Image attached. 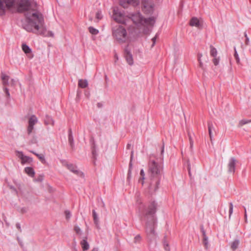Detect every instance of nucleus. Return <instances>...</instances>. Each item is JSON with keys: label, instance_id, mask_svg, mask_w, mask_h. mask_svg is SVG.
<instances>
[{"label": "nucleus", "instance_id": "nucleus-1", "mask_svg": "<svg viewBox=\"0 0 251 251\" xmlns=\"http://www.w3.org/2000/svg\"><path fill=\"white\" fill-rule=\"evenodd\" d=\"M18 11L24 12L26 20L23 24V28L28 32L53 37L52 31H47L44 25L42 14L36 9V4L28 0H20Z\"/></svg>", "mask_w": 251, "mask_h": 251}, {"label": "nucleus", "instance_id": "nucleus-2", "mask_svg": "<svg viewBox=\"0 0 251 251\" xmlns=\"http://www.w3.org/2000/svg\"><path fill=\"white\" fill-rule=\"evenodd\" d=\"M113 18L117 22L124 24L132 22L137 25H153L155 23V20L153 17L144 18L139 12L131 13L127 16H125L118 7H115L113 9Z\"/></svg>", "mask_w": 251, "mask_h": 251}, {"label": "nucleus", "instance_id": "nucleus-3", "mask_svg": "<svg viewBox=\"0 0 251 251\" xmlns=\"http://www.w3.org/2000/svg\"><path fill=\"white\" fill-rule=\"evenodd\" d=\"M157 204L152 201L149 206L144 215V220L146 221V232L150 242L155 241L157 234L155 231V226L156 224V219L155 217Z\"/></svg>", "mask_w": 251, "mask_h": 251}, {"label": "nucleus", "instance_id": "nucleus-4", "mask_svg": "<svg viewBox=\"0 0 251 251\" xmlns=\"http://www.w3.org/2000/svg\"><path fill=\"white\" fill-rule=\"evenodd\" d=\"M161 167L155 161H151L149 164V174L151 179L150 188L155 192L160 183Z\"/></svg>", "mask_w": 251, "mask_h": 251}, {"label": "nucleus", "instance_id": "nucleus-5", "mask_svg": "<svg viewBox=\"0 0 251 251\" xmlns=\"http://www.w3.org/2000/svg\"><path fill=\"white\" fill-rule=\"evenodd\" d=\"M113 35L120 43L125 42L127 38L126 30L121 25L113 28Z\"/></svg>", "mask_w": 251, "mask_h": 251}, {"label": "nucleus", "instance_id": "nucleus-6", "mask_svg": "<svg viewBox=\"0 0 251 251\" xmlns=\"http://www.w3.org/2000/svg\"><path fill=\"white\" fill-rule=\"evenodd\" d=\"M15 0H0V16L5 15L6 10L12 7Z\"/></svg>", "mask_w": 251, "mask_h": 251}, {"label": "nucleus", "instance_id": "nucleus-7", "mask_svg": "<svg viewBox=\"0 0 251 251\" xmlns=\"http://www.w3.org/2000/svg\"><path fill=\"white\" fill-rule=\"evenodd\" d=\"M38 120L35 115H32L28 120V126L27 127V133L30 134L34 128V126L37 123Z\"/></svg>", "mask_w": 251, "mask_h": 251}, {"label": "nucleus", "instance_id": "nucleus-8", "mask_svg": "<svg viewBox=\"0 0 251 251\" xmlns=\"http://www.w3.org/2000/svg\"><path fill=\"white\" fill-rule=\"evenodd\" d=\"M120 5L122 6L124 8L127 7L128 4H131L134 6H136L139 4V0H120Z\"/></svg>", "mask_w": 251, "mask_h": 251}, {"label": "nucleus", "instance_id": "nucleus-9", "mask_svg": "<svg viewBox=\"0 0 251 251\" xmlns=\"http://www.w3.org/2000/svg\"><path fill=\"white\" fill-rule=\"evenodd\" d=\"M64 166H66L67 168L72 172L74 173V174L77 175H82L83 173L78 170H77L76 166H74L73 164H68L66 161H63L62 162Z\"/></svg>", "mask_w": 251, "mask_h": 251}, {"label": "nucleus", "instance_id": "nucleus-10", "mask_svg": "<svg viewBox=\"0 0 251 251\" xmlns=\"http://www.w3.org/2000/svg\"><path fill=\"white\" fill-rule=\"evenodd\" d=\"M125 57L127 63L129 65H132L134 63L132 55L127 48L125 50Z\"/></svg>", "mask_w": 251, "mask_h": 251}, {"label": "nucleus", "instance_id": "nucleus-11", "mask_svg": "<svg viewBox=\"0 0 251 251\" xmlns=\"http://www.w3.org/2000/svg\"><path fill=\"white\" fill-rule=\"evenodd\" d=\"M18 155V157L21 160V163L24 164L26 163H31L32 162V158L28 157L27 156L25 155L23 152L22 151H17Z\"/></svg>", "mask_w": 251, "mask_h": 251}, {"label": "nucleus", "instance_id": "nucleus-12", "mask_svg": "<svg viewBox=\"0 0 251 251\" xmlns=\"http://www.w3.org/2000/svg\"><path fill=\"white\" fill-rule=\"evenodd\" d=\"M236 160L234 157H231L229 161L228 164V172L230 173L234 174L235 169V165Z\"/></svg>", "mask_w": 251, "mask_h": 251}, {"label": "nucleus", "instance_id": "nucleus-13", "mask_svg": "<svg viewBox=\"0 0 251 251\" xmlns=\"http://www.w3.org/2000/svg\"><path fill=\"white\" fill-rule=\"evenodd\" d=\"M154 4L148 2H144L143 4V11L147 14L152 13L153 11Z\"/></svg>", "mask_w": 251, "mask_h": 251}, {"label": "nucleus", "instance_id": "nucleus-14", "mask_svg": "<svg viewBox=\"0 0 251 251\" xmlns=\"http://www.w3.org/2000/svg\"><path fill=\"white\" fill-rule=\"evenodd\" d=\"M92 216L93 218L94 223V224L95 225L96 228L98 229H100V225L99 218L95 210H92Z\"/></svg>", "mask_w": 251, "mask_h": 251}, {"label": "nucleus", "instance_id": "nucleus-15", "mask_svg": "<svg viewBox=\"0 0 251 251\" xmlns=\"http://www.w3.org/2000/svg\"><path fill=\"white\" fill-rule=\"evenodd\" d=\"M87 237L85 236L83 237L82 240L81 241L80 244L82 247L83 251H87L89 249V245L87 241Z\"/></svg>", "mask_w": 251, "mask_h": 251}, {"label": "nucleus", "instance_id": "nucleus-16", "mask_svg": "<svg viewBox=\"0 0 251 251\" xmlns=\"http://www.w3.org/2000/svg\"><path fill=\"white\" fill-rule=\"evenodd\" d=\"M190 25L192 26H196L198 28H201V24L199 19L196 17H193L191 19L190 22Z\"/></svg>", "mask_w": 251, "mask_h": 251}, {"label": "nucleus", "instance_id": "nucleus-17", "mask_svg": "<svg viewBox=\"0 0 251 251\" xmlns=\"http://www.w3.org/2000/svg\"><path fill=\"white\" fill-rule=\"evenodd\" d=\"M25 172L27 175L31 177H33L35 175V172L32 167H25Z\"/></svg>", "mask_w": 251, "mask_h": 251}, {"label": "nucleus", "instance_id": "nucleus-18", "mask_svg": "<svg viewBox=\"0 0 251 251\" xmlns=\"http://www.w3.org/2000/svg\"><path fill=\"white\" fill-rule=\"evenodd\" d=\"M68 140L71 147L73 148L74 147V142L71 129L69 130Z\"/></svg>", "mask_w": 251, "mask_h": 251}, {"label": "nucleus", "instance_id": "nucleus-19", "mask_svg": "<svg viewBox=\"0 0 251 251\" xmlns=\"http://www.w3.org/2000/svg\"><path fill=\"white\" fill-rule=\"evenodd\" d=\"M78 86L82 88H86L88 86V81L86 79H80L78 80Z\"/></svg>", "mask_w": 251, "mask_h": 251}, {"label": "nucleus", "instance_id": "nucleus-20", "mask_svg": "<svg viewBox=\"0 0 251 251\" xmlns=\"http://www.w3.org/2000/svg\"><path fill=\"white\" fill-rule=\"evenodd\" d=\"M240 241L238 239H235L231 244V249L234 251L236 250L239 245Z\"/></svg>", "mask_w": 251, "mask_h": 251}, {"label": "nucleus", "instance_id": "nucleus-21", "mask_svg": "<svg viewBox=\"0 0 251 251\" xmlns=\"http://www.w3.org/2000/svg\"><path fill=\"white\" fill-rule=\"evenodd\" d=\"M22 48L24 52L26 54L29 53L31 52V49L25 44H22Z\"/></svg>", "mask_w": 251, "mask_h": 251}, {"label": "nucleus", "instance_id": "nucleus-22", "mask_svg": "<svg viewBox=\"0 0 251 251\" xmlns=\"http://www.w3.org/2000/svg\"><path fill=\"white\" fill-rule=\"evenodd\" d=\"M1 78L2 80V83L4 85L8 84L9 76L8 75L2 73Z\"/></svg>", "mask_w": 251, "mask_h": 251}, {"label": "nucleus", "instance_id": "nucleus-23", "mask_svg": "<svg viewBox=\"0 0 251 251\" xmlns=\"http://www.w3.org/2000/svg\"><path fill=\"white\" fill-rule=\"evenodd\" d=\"M54 123V122L51 117H50L49 116H47L46 117V118L45 119V124L46 125H53Z\"/></svg>", "mask_w": 251, "mask_h": 251}, {"label": "nucleus", "instance_id": "nucleus-24", "mask_svg": "<svg viewBox=\"0 0 251 251\" xmlns=\"http://www.w3.org/2000/svg\"><path fill=\"white\" fill-rule=\"evenodd\" d=\"M208 132H209V134L210 141L212 142V138H213V135H212V129H214V127L213 126L212 124L210 122H209L208 124Z\"/></svg>", "mask_w": 251, "mask_h": 251}, {"label": "nucleus", "instance_id": "nucleus-25", "mask_svg": "<svg viewBox=\"0 0 251 251\" xmlns=\"http://www.w3.org/2000/svg\"><path fill=\"white\" fill-rule=\"evenodd\" d=\"M31 152L32 153H33V154H34L36 156H37L38 158L40 160V161L42 163H45L46 160L45 159V157L43 154L37 153L34 152L33 151H31Z\"/></svg>", "mask_w": 251, "mask_h": 251}, {"label": "nucleus", "instance_id": "nucleus-26", "mask_svg": "<svg viewBox=\"0 0 251 251\" xmlns=\"http://www.w3.org/2000/svg\"><path fill=\"white\" fill-rule=\"evenodd\" d=\"M140 175H141V178L139 180V182L141 183L142 185L144 184V180L145 179V174L144 173V171L143 169H142L140 171Z\"/></svg>", "mask_w": 251, "mask_h": 251}, {"label": "nucleus", "instance_id": "nucleus-27", "mask_svg": "<svg viewBox=\"0 0 251 251\" xmlns=\"http://www.w3.org/2000/svg\"><path fill=\"white\" fill-rule=\"evenodd\" d=\"M210 55L213 57L217 56V50L212 45L210 46Z\"/></svg>", "mask_w": 251, "mask_h": 251}, {"label": "nucleus", "instance_id": "nucleus-28", "mask_svg": "<svg viewBox=\"0 0 251 251\" xmlns=\"http://www.w3.org/2000/svg\"><path fill=\"white\" fill-rule=\"evenodd\" d=\"M203 244L206 249L208 247V237L206 235H203Z\"/></svg>", "mask_w": 251, "mask_h": 251}, {"label": "nucleus", "instance_id": "nucleus-29", "mask_svg": "<svg viewBox=\"0 0 251 251\" xmlns=\"http://www.w3.org/2000/svg\"><path fill=\"white\" fill-rule=\"evenodd\" d=\"M89 32L93 35H96L99 33V30L92 26H90L89 27Z\"/></svg>", "mask_w": 251, "mask_h": 251}, {"label": "nucleus", "instance_id": "nucleus-30", "mask_svg": "<svg viewBox=\"0 0 251 251\" xmlns=\"http://www.w3.org/2000/svg\"><path fill=\"white\" fill-rule=\"evenodd\" d=\"M74 230L75 231V233L79 235H81V234H82V231H81V230L80 229V228L77 225H75L74 226Z\"/></svg>", "mask_w": 251, "mask_h": 251}, {"label": "nucleus", "instance_id": "nucleus-31", "mask_svg": "<svg viewBox=\"0 0 251 251\" xmlns=\"http://www.w3.org/2000/svg\"><path fill=\"white\" fill-rule=\"evenodd\" d=\"M251 122V120H242L239 122V126L241 127L243 126L244 125L250 123Z\"/></svg>", "mask_w": 251, "mask_h": 251}, {"label": "nucleus", "instance_id": "nucleus-32", "mask_svg": "<svg viewBox=\"0 0 251 251\" xmlns=\"http://www.w3.org/2000/svg\"><path fill=\"white\" fill-rule=\"evenodd\" d=\"M163 246H164V250L166 251H171L169 244L168 242H167L166 240H164L163 241Z\"/></svg>", "mask_w": 251, "mask_h": 251}, {"label": "nucleus", "instance_id": "nucleus-33", "mask_svg": "<svg viewBox=\"0 0 251 251\" xmlns=\"http://www.w3.org/2000/svg\"><path fill=\"white\" fill-rule=\"evenodd\" d=\"M102 18V15L100 11H98L96 15V18L97 19V22H98L99 20H101Z\"/></svg>", "mask_w": 251, "mask_h": 251}, {"label": "nucleus", "instance_id": "nucleus-34", "mask_svg": "<svg viewBox=\"0 0 251 251\" xmlns=\"http://www.w3.org/2000/svg\"><path fill=\"white\" fill-rule=\"evenodd\" d=\"M131 167H132V164L130 162V164H129V170H128V171L127 181H129L131 177Z\"/></svg>", "mask_w": 251, "mask_h": 251}, {"label": "nucleus", "instance_id": "nucleus-35", "mask_svg": "<svg viewBox=\"0 0 251 251\" xmlns=\"http://www.w3.org/2000/svg\"><path fill=\"white\" fill-rule=\"evenodd\" d=\"M234 51H235L234 54V57L236 59V62L238 64H239L240 63V58H239V55L237 53V50H236L235 48H234Z\"/></svg>", "mask_w": 251, "mask_h": 251}, {"label": "nucleus", "instance_id": "nucleus-36", "mask_svg": "<svg viewBox=\"0 0 251 251\" xmlns=\"http://www.w3.org/2000/svg\"><path fill=\"white\" fill-rule=\"evenodd\" d=\"M214 58H213V62L214 63V64L215 65V66H217L219 64V62H220V57H217L216 56V57H214Z\"/></svg>", "mask_w": 251, "mask_h": 251}, {"label": "nucleus", "instance_id": "nucleus-37", "mask_svg": "<svg viewBox=\"0 0 251 251\" xmlns=\"http://www.w3.org/2000/svg\"><path fill=\"white\" fill-rule=\"evenodd\" d=\"M92 154L94 158H95L96 156V145L94 143H93V145L92 146Z\"/></svg>", "mask_w": 251, "mask_h": 251}, {"label": "nucleus", "instance_id": "nucleus-38", "mask_svg": "<svg viewBox=\"0 0 251 251\" xmlns=\"http://www.w3.org/2000/svg\"><path fill=\"white\" fill-rule=\"evenodd\" d=\"M141 240V237L140 235H137L134 237V243H139Z\"/></svg>", "mask_w": 251, "mask_h": 251}, {"label": "nucleus", "instance_id": "nucleus-39", "mask_svg": "<svg viewBox=\"0 0 251 251\" xmlns=\"http://www.w3.org/2000/svg\"><path fill=\"white\" fill-rule=\"evenodd\" d=\"M65 213L66 219L69 220L71 217V214L70 212L68 210H66L65 211Z\"/></svg>", "mask_w": 251, "mask_h": 251}, {"label": "nucleus", "instance_id": "nucleus-40", "mask_svg": "<svg viewBox=\"0 0 251 251\" xmlns=\"http://www.w3.org/2000/svg\"><path fill=\"white\" fill-rule=\"evenodd\" d=\"M233 206L232 202H230L229 203V217H230L231 215L232 214L233 212Z\"/></svg>", "mask_w": 251, "mask_h": 251}, {"label": "nucleus", "instance_id": "nucleus-41", "mask_svg": "<svg viewBox=\"0 0 251 251\" xmlns=\"http://www.w3.org/2000/svg\"><path fill=\"white\" fill-rule=\"evenodd\" d=\"M199 66H200V67L204 71L205 70V69L204 68V66H203V64L201 61V59H199Z\"/></svg>", "mask_w": 251, "mask_h": 251}, {"label": "nucleus", "instance_id": "nucleus-42", "mask_svg": "<svg viewBox=\"0 0 251 251\" xmlns=\"http://www.w3.org/2000/svg\"><path fill=\"white\" fill-rule=\"evenodd\" d=\"M244 36L246 38L245 43L246 45H248L249 42V38L248 36H247V34L246 32H244Z\"/></svg>", "mask_w": 251, "mask_h": 251}, {"label": "nucleus", "instance_id": "nucleus-43", "mask_svg": "<svg viewBox=\"0 0 251 251\" xmlns=\"http://www.w3.org/2000/svg\"><path fill=\"white\" fill-rule=\"evenodd\" d=\"M27 211V208L26 207H22L20 209V212L22 213H26Z\"/></svg>", "mask_w": 251, "mask_h": 251}, {"label": "nucleus", "instance_id": "nucleus-44", "mask_svg": "<svg viewBox=\"0 0 251 251\" xmlns=\"http://www.w3.org/2000/svg\"><path fill=\"white\" fill-rule=\"evenodd\" d=\"M43 176H40L37 178L36 179V181L38 182H41L43 180Z\"/></svg>", "mask_w": 251, "mask_h": 251}, {"label": "nucleus", "instance_id": "nucleus-45", "mask_svg": "<svg viewBox=\"0 0 251 251\" xmlns=\"http://www.w3.org/2000/svg\"><path fill=\"white\" fill-rule=\"evenodd\" d=\"M156 36L153 37L151 39L152 41V44L151 45V47H153L155 44V42H156Z\"/></svg>", "mask_w": 251, "mask_h": 251}, {"label": "nucleus", "instance_id": "nucleus-46", "mask_svg": "<svg viewBox=\"0 0 251 251\" xmlns=\"http://www.w3.org/2000/svg\"><path fill=\"white\" fill-rule=\"evenodd\" d=\"M4 92H5V93L6 94V96L8 97H10V93L9 92L8 89L7 88H4Z\"/></svg>", "mask_w": 251, "mask_h": 251}, {"label": "nucleus", "instance_id": "nucleus-47", "mask_svg": "<svg viewBox=\"0 0 251 251\" xmlns=\"http://www.w3.org/2000/svg\"><path fill=\"white\" fill-rule=\"evenodd\" d=\"M187 169H188V172H189V175L190 176H191V171H190V164L189 162V161H188V167H187Z\"/></svg>", "mask_w": 251, "mask_h": 251}, {"label": "nucleus", "instance_id": "nucleus-48", "mask_svg": "<svg viewBox=\"0 0 251 251\" xmlns=\"http://www.w3.org/2000/svg\"><path fill=\"white\" fill-rule=\"evenodd\" d=\"M201 231L202 233V235H206L205 231L204 230V228H203V227L202 226H201Z\"/></svg>", "mask_w": 251, "mask_h": 251}, {"label": "nucleus", "instance_id": "nucleus-49", "mask_svg": "<svg viewBox=\"0 0 251 251\" xmlns=\"http://www.w3.org/2000/svg\"><path fill=\"white\" fill-rule=\"evenodd\" d=\"M188 136H189V142L193 141V139H192V137H191V136L190 135L189 131H188Z\"/></svg>", "mask_w": 251, "mask_h": 251}, {"label": "nucleus", "instance_id": "nucleus-50", "mask_svg": "<svg viewBox=\"0 0 251 251\" xmlns=\"http://www.w3.org/2000/svg\"><path fill=\"white\" fill-rule=\"evenodd\" d=\"M193 141L190 142V150H191V151L193 150Z\"/></svg>", "mask_w": 251, "mask_h": 251}, {"label": "nucleus", "instance_id": "nucleus-51", "mask_svg": "<svg viewBox=\"0 0 251 251\" xmlns=\"http://www.w3.org/2000/svg\"><path fill=\"white\" fill-rule=\"evenodd\" d=\"M244 209H245V218L246 222H247V215L246 208L245 207H244Z\"/></svg>", "mask_w": 251, "mask_h": 251}, {"label": "nucleus", "instance_id": "nucleus-52", "mask_svg": "<svg viewBox=\"0 0 251 251\" xmlns=\"http://www.w3.org/2000/svg\"><path fill=\"white\" fill-rule=\"evenodd\" d=\"M164 145H163L162 147V150H161V155H163V152H164Z\"/></svg>", "mask_w": 251, "mask_h": 251}, {"label": "nucleus", "instance_id": "nucleus-53", "mask_svg": "<svg viewBox=\"0 0 251 251\" xmlns=\"http://www.w3.org/2000/svg\"><path fill=\"white\" fill-rule=\"evenodd\" d=\"M202 55L201 53H199L198 55V60L199 59H201V57H202Z\"/></svg>", "mask_w": 251, "mask_h": 251}, {"label": "nucleus", "instance_id": "nucleus-54", "mask_svg": "<svg viewBox=\"0 0 251 251\" xmlns=\"http://www.w3.org/2000/svg\"><path fill=\"white\" fill-rule=\"evenodd\" d=\"M16 227H17L18 228H19V229H20V228H21V227H20V224H16Z\"/></svg>", "mask_w": 251, "mask_h": 251}, {"label": "nucleus", "instance_id": "nucleus-55", "mask_svg": "<svg viewBox=\"0 0 251 251\" xmlns=\"http://www.w3.org/2000/svg\"><path fill=\"white\" fill-rule=\"evenodd\" d=\"M91 251H98V248H94Z\"/></svg>", "mask_w": 251, "mask_h": 251}, {"label": "nucleus", "instance_id": "nucleus-56", "mask_svg": "<svg viewBox=\"0 0 251 251\" xmlns=\"http://www.w3.org/2000/svg\"><path fill=\"white\" fill-rule=\"evenodd\" d=\"M132 157H133V152H131V159H132Z\"/></svg>", "mask_w": 251, "mask_h": 251}, {"label": "nucleus", "instance_id": "nucleus-57", "mask_svg": "<svg viewBox=\"0 0 251 251\" xmlns=\"http://www.w3.org/2000/svg\"><path fill=\"white\" fill-rule=\"evenodd\" d=\"M130 146V145L129 144H128V145H127V148H129Z\"/></svg>", "mask_w": 251, "mask_h": 251}, {"label": "nucleus", "instance_id": "nucleus-58", "mask_svg": "<svg viewBox=\"0 0 251 251\" xmlns=\"http://www.w3.org/2000/svg\"><path fill=\"white\" fill-rule=\"evenodd\" d=\"M89 20H90V21H92V18H89Z\"/></svg>", "mask_w": 251, "mask_h": 251}, {"label": "nucleus", "instance_id": "nucleus-59", "mask_svg": "<svg viewBox=\"0 0 251 251\" xmlns=\"http://www.w3.org/2000/svg\"><path fill=\"white\" fill-rule=\"evenodd\" d=\"M12 83L14 82V81L13 80V79H12Z\"/></svg>", "mask_w": 251, "mask_h": 251}]
</instances>
